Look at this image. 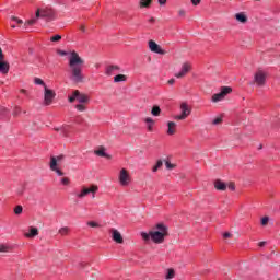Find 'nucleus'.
<instances>
[{
    "mask_svg": "<svg viewBox=\"0 0 280 280\" xmlns=\"http://www.w3.org/2000/svg\"><path fill=\"white\" fill-rule=\"evenodd\" d=\"M59 56H69V68H70V80L71 82H75V84H80L84 82V74L82 73V69H84V59L80 57L77 51H66V50H57Z\"/></svg>",
    "mask_w": 280,
    "mask_h": 280,
    "instance_id": "obj_1",
    "label": "nucleus"
},
{
    "mask_svg": "<svg viewBox=\"0 0 280 280\" xmlns=\"http://www.w3.org/2000/svg\"><path fill=\"white\" fill-rule=\"evenodd\" d=\"M232 92L233 89L231 86H222L219 93L212 95L211 102H222V100H224V97H226V95H229Z\"/></svg>",
    "mask_w": 280,
    "mask_h": 280,
    "instance_id": "obj_6",
    "label": "nucleus"
},
{
    "mask_svg": "<svg viewBox=\"0 0 280 280\" xmlns=\"http://www.w3.org/2000/svg\"><path fill=\"white\" fill-rule=\"evenodd\" d=\"M50 170L51 172H56L57 176H65V173L58 168V165H56V159L50 160Z\"/></svg>",
    "mask_w": 280,
    "mask_h": 280,
    "instance_id": "obj_15",
    "label": "nucleus"
},
{
    "mask_svg": "<svg viewBox=\"0 0 280 280\" xmlns=\"http://www.w3.org/2000/svg\"><path fill=\"white\" fill-rule=\"evenodd\" d=\"M0 73L2 75H8L10 73V63L5 61V55H3V49L0 47Z\"/></svg>",
    "mask_w": 280,
    "mask_h": 280,
    "instance_id": "obj_7",
    "label": "nucleus"
},
{
    "mask_svg": "<svg viewBox=\"0 0 280 280\" xmlns=\"http://www.w3.org/2000/svg\"><path fill=\"white\" fill-rule=\"evenodd\" d=\"M180 110H182V114L175 116L174 119L183 121L184 119H187V117H189V115H191V109L189 108V105H187V103L180 104Z\"/></svg>",
    "mask_w": 280,
    "mask_h": 280,
    "instance_id": "obj_8",
    "label": "nucleus"
},
{
    "mask_svg": "<svg viewBox=\"0 0 280 280\" xmlns=\"http://www.w3.org/2000/svg\"><path fill=\"white\" fill-rule=\"evenodd\" d=\"M155 228L158 231H151V240L154 244H163L167 237V225L159 223Z\"/></svg>",
    "mask_w": 280,
    "mask_h": 280,
    "instance_id": "obj_3",
    "label": "nucleus"
},
{
    "mask_svg": "<svg viewBox=\"0 0 280 280\" xmlns=\"http://www.w3.org/2000/svg\"><path fill=\"white\" fill-rule=\"evenodd\" d=\"M118 180L122 187H128L130 185V175L126 168H122L119 173Z\"/></svg>",
    "mask_w": 280,
    "mask_h": 280,
    "instance_id": "obj_10",
    "label": "nucleus"
},
{
    "mask_svg": "<svg viewBox=\"0 0 280 280\" xmlns=\"http://www.w3.org/2000/svg\"><path fill=\"white\" fill-rule=\"evenodd\" d=\"M51 43H59V40H62V36L60 35H55L50 37Z\"/></svg>",
    "mask_w": 280,
    "mask_h": 280,
    "instance_id": "obj_36",
    "label": "nucleus"
},
{
    "mask_svg": "<svg viewBox=\"0 0 280 280\" xmlns=\"http://www.w3.org/2000/svg\"><path fill=\"white\" fill-rule=\"evenodd\" d=\"M213 126H218L222 124V117H217L212 120Z\"/></svg>",
    "mask_w": 280,
    "mask_h": 280,
    "instance_id": "obj_39",
    "label": "nucleus"
},
{
    "mask_svg": "<svg viewBox=\"0 0 280 280\" xmlns=\"http://www.w3.org/2000/svg\"><path fill=\"white\" fill-rule=\"evenodd\" d=\"M121 71V68L116 65L107 66L105 68V75H115V73H119Z\"/></svg>",
    "mask_w": 280,
    "mask_h": 280,
    "instance_id": "obj_13",
    "label": "nucleus"
},
{
    "mask_svg": "<svg viewBox=\"0 0 280 280\" xmlns=\"http://www.w3.org/2000/svg\"><path fill=\"white\" fill-rule=\"evenodd\" d=\"M152 0H140V8H150Z\"/></svg>",
    "mask_w": 280,
    "mask_h": 280,
    "instance_id": "obj_29",
    "label": "nucleus"
},
{
    "mask_svg": "<svg viewBox=\"0 0 280 280\" xmlns=\"http://www.w3.org/2000/svg\"><path fill=\"white\" fill-rule=\"evenodd\" d=\"M270 220V218H268V217H264L262 219H261V224H262V226H266L267 224H268V221Z\"/></svg>",
    "mask_w": 280,
    "mask_h": 280,
    "instance_id": "obj_44",
    "label": "nucleus"
},
{
    "mask_svg": "<svg viewBox=\"0 0 280 280\" xmlns=\"http://www.w3.org/2000/svg\"><path fill=\"white\" fill-rule=\"evenodd\" d=\"M94 154H96V156H101L103 159H110V155L108 153H106V149H104V147H101L98 150H95Z\"/></svg>",
    "mask_w": 280,
    "mask_h": 280,
    "instance_id": "obj_18",
    "label": "nucleus"
},
{
    "mask_svg": "<svg viewBox=\"0 0 280 280\" xmlns=\"http://www.w3.org/2000/svg\"><path fill=\"white\" fill-rule=\"evenodd\" d=\"M189 71H191V66L188 62H185L183 63L180 71L175 73V78H185Z\"/></svg>",
    "mask_w": 280,
    "mask_h": 280,
    "instance_id": "obj_12",
    "label": "nucleus"
},
{
    "mask_svg": "<svg viewBox=\"0 0 280 280\" xmlns=\"http://www.w3.org/2000/svg\"><path fill=\"white\" fill-rule=\"evenodd\" d=\"M265 244H266V241H262V242H260V243L258 244V246L264 247Z\"/></svg>",
    "mask_w": 280,
    "mask_h": 280,
    "instance_id": "obj_55",
    "label": "nucleus"
},
{
    "mask_svg": "<svg viewBox=\"0 0 280 280\" xmlns=\"http://www.w3.org/2000/svg\"><path fill=\"white\" fill-rule=\"evenodd\" d=\"M55 130H57V132H61L63 137H67V135H69V125H65L62 127L56 128Z\"/></svg>",
    "mask_w": 280,
    "mask_h": 280,
    "instance_id": "obj_23",
    "label": "nucleus"
},
{
    "mask_svg": "<svg viewBox=\"0 0 280 280\" xmlns=\"http://www.w3.org/2000/svg\"><path fill=\"white\" fill-rule=\"evenodd\" d=\"M261 148H262V147H261V144H260V145H259V150H261Z\"/></svg>",
    "mask_w": 280,
    "mask_h": 280,
    "instance_id": "obj_59",
    "label": "nucleus"
},
{
    "mask_svg": "<svg viewBox=\"0 0 280 280\" xmlns=\"http://www.w3.org/2000/svg\"><path fill=\"white\" fill-rule=\"evenodd\" d=\"M9 248V246L0 245V253H8Z\"/></svg>",
    "mask_w": 280,
    "mask_h": 280,
    "instance_id": "obj_43",
    "label": "nucleus"
},
{
    "mask_svg": "<svg viewBox=\"0 0 280 280\" xmlns=\"http://www.w3.org/2000/svg\"><path fill=\"white\" fill-rule=\"evenodd\" d=\"M78 95H80V91L75 90L71 96L68 97V101L70 102V104H73V102H75V100H78Z\"/></svg>",
    "mask_w": 280,
    "mask_h": 280,
    "instance_id": "obj_25",
    "label": "nucleus"
},
{
    "mask_svg": "<svg viewBox=\"0 0 280 280\" xmlns=\"http://www.w3.org/2000/svg\"><path fill=\"white\" fill-rule=\"evenodd\" d=\"M59 234L60 235H68L69 234V228L65 226L59 229Z\"/></svg>",
    "mask_w": 280,
    "mask_h": 280,
    "instance_id": "obj_37",
    "label": "nucleus"
},
{
    "mask_svg": "<svg viewBox=\"0 0 280 280\" xmlns=\"http://www.w3.org/2000/svg\"><path fill=\"white\" fill-rule=\"evenodd\" d=\"M80 266L83 267V266H84V262H81Z\"/></svg>",
    "mask_w": 280,
    "mask_h": 280,
    "instance_id": "obj_58",
    "label": "nucleus"
},
{
    "mask_svg": "<svg viewBox=\"0 0 280 280\" xmlns=\"http://www.w3.org/2000/svg\"><path fill=\"white\" fill-rule=\"evenodd\" d=\"M144 124L147 125V129L149 132H152L154 130V119H152L151 117H147L143 119Z\"/></svg>",
    "mask_w": 280,
    "mask_h": 280,
    "instance_id": "obj_17",
    "label": "nucleus"
},
{
    "mask_svg": "<svg viewBox=\"0 0 280 280\" xmlns=\"http://www.w3.org/2000/svg\"><path fill=\"white\" fill-rule=\"evenodd\" d=\"M22 93H25V90H22Z\"/></svg>",
    "mask_w": 280,
    "mask_h": 280,
    "instance_id": "obj_61",
    "label": "nucleus"
},
{
    "mask_svg": "<svg viewBox=\"0 0 280 280\" xmlns=\"http://www.w3.org/2000/svg\"><path fill=\"white\" fill-rule=\"evenodd\" d=\"M223 237H225V238L231 237V233H230V232H225V233L223 234Z\"/></svg>",
    "mask_w": 280,
    "mask_h": 280,
    "instance_id": "obj_50",
    "label": "nucleus"
},
{
    "mask_svg": "<svg viewBox=\"0 0 280 280\" xmlns=\"http://www.w3.org/2000/svg\"><path fill=\"white\" fill-rule=\"evenodd\" d=\"M0 117L1 119L8 117V109L5 107H0Z\"/></svg>",
    "mask_w": 280,
    "mask_h": 280,
    "instance_id": "obj_31",
    "label": "nucleus"
},
{
    "mask_svg": "<svg viewBox=\"0 0 280 280\" xmlns=\"http://www.w3.org/2000/svg\"><path fill=\"white\" fill-rule=\"evenodd\" d=\"M159 167L156 166V164L153 166V168H152V172H159Z\"/></svg>",
    "mask_w": 280,
    "mask_h": 280,
    "instance_id": "obj_54",
    "label": "nucleus"
},
{
    "mask_svg": "<svg viewBox=\"0 0 280 280\" xmlns=\"http://www.w3.org/2000/svg\"><path fill=\"white\" fill-rule=\"evenodd\" d=\"M112 240L116 242V244H124V236L115 229H112Z\"/></svg>",
    "mask_w": 280,
    "mask_h": 280,
    "instance_id": "obj_14",
    "label": "nucleus"
},
{
    "mask_svg": "<svg viewBox=\"0 0 280 280\" xmlns=\"http://www.w3.org/2000/svg\"><path fill=\"white\" fill-rule=\"evenodd\" d=\"M178 14L180 15V16H185V10H179V12H178Z\"/></svg>",
    "mask_w": 280,
    "mask_h": 280,
    "instance_id": "obj_51",
    "label": "nucleus"
},
{
    "mask_svg": "<svg viewBox=\"0 0 280 280\" xmlns=\"http://www.w3.org/2000/svg\"><path fill=\"white\" fill-rule=\"evenodd\" d=\"M88 226H91L92 229H97L100 226V223L95 221L88 222Z\"/></svg>",
    "mask_w": 280,
    "mask_h": 280,
    "instance_id": "obj_38",
    "label": "nucleus"
},
{
    "mask_svg": "<svg viewBox=\"0 0 280 280\" xmlns=\"http://www.w3.org/2000/svg\"><path fill=\"white\" fill-rule=\"evenodd\" d=\"M149 23H154V18L149 19Z\"/></svg>",
    "mask_w": 280,
    "mask_h": 280,
    "instance_id": "obj_56",
    "label": "nucleus"
},
{
    "mask_svg": "<svg viewBox=\"0 0 280 280\" xmlns=\"http://www.w3.org/2000/svg\"><path fill=\"white\" fill-rule=\"evenodd\" d=\"M127 80V77L126 74H117L114 77V82H126Z\"/></svg>",
    "mask_w": 280,
    "mask_h": 280,
    "instance_id": "obj_27",
    "label": "nucleus"
},
{
    "mask_svg": "<svg viewBox=\"0 0 280 280\" xmlns=\"http://www.w3.org/2000/svg\"><path fill=\"white\" fill-rule=\"evenodd\" d=\"M60 183L65 187H68V185L71 183V180L69 179V177H63V178H61Z\"/></svg>",
    "mask_w": 280,
    "mask_h": 280,
    "instance_id": "obj_35",
    "label": "nucleus"
},
{
    "mask_svg": "<svg viewBox=\"0 0 280 280\" xmlns=\"http://www.w3.org/2000/svg\"><path fill=\"white\" fill-rule=\"evenodd\" d=\"M11 21H14L15 23H19L20 25L23 24V20L16 18V16H11Z\"/></svg>",
    "mask_w": 280,
    "mask_h": 280,
    "instance_id": "obj_42",
    "label": "nucleus"
},
{
    "mask_svg": "<svg viewBox=\"0 0 280 280\" xmlns=\"http://www.w3.org/2000/svg\"><path fill=\"white\" fill-rule=\"evenodd\" d=\"M55 97H56V92H54V90H49V89H47V86H45L44 105L50 106V104L54 102Z\"/></svg>",
    "mask_w": 280,
    "mask_h": 280,
    "instance_id": "obj_9",
    "label": "nucleus"
},
{
    "mask_svg": "<svg viewBox=\"0 0 280 280\" xmlns=\"http://www.w3.org/2000/svg\"><path fill=\"white\" fill-rule=\"evenodd\" d=\"M149 49L153 54H160V56H165V50H163V48H161L159 44H156V42L154 40H149Z\"/></svg>",
    "mask_w": 280,
    "mask_h": 280,
    "instance_id": "obj_11",
    "label": "nucleus"
},
{
    "mask_svg": "<svg viewBox=\"0 0 280 280\" xmlns=\"http://www.w3.org/2000/svg\"><path fill=\"white\" fill-rule=\"evenodd\" d=\"M81 30L84 32V27H81Z\"/></svg>",
    "mask_w": 280,
    "mask_h": 280,
    "instance_id": "obj_60",
    "label": "nucleus"
},
{
    "mask_svg": "<svg viewBox=\"0 0 280 280\" xmlns=\"http://www.w3.org/2000/svg\"><path fill=\"white\" fill-rule=\"evenodd\" d=\"M21 113V108L20 107H15L13 115H19Z\"/></svg>",
    "mask_w": 280,
    "mask_h": 280,
    "instance_id": "obj_47",
    "label": "nucleus"
},
{
    "mask_svg": "<svg viewBox=\"0 0 280 280\" xmlns=\"http://www.w3.org/2000/svg\"><path fill=\"white\" fill-rule=\"evenodd\" d=\"M151 115H153V117H159L161 115V107H159V105L153 106Z\"/></svg>",
    "mask_w": 280,
    "mask_h": 280,
    "instance_id": "obj_24",
    "label": "nucleus"
},
{
    "mask_svg": "<svg viewBox=\"0 0 280 280\" xmlns=\"http://www.w3.org/2000/svg\"><path fill=\"white\" fill-rule=\"evenodd\" d=\"M175 82H176L175 79H170V80H168V84H171V85L174 84Z\"/></svg>",
    "mask_w": 280,
    "mask_h": 280,
    "instance_id": "obj_52",
    "label": "nucleus"
},
{
    "mask_svg": "<svg viewBox=\"0 0 280 280\" xmlns=\"http://www.w3.org/2000/svg\"><path fill=\"white\" fill-rule=\"evenodd\" d=\"M176 128V122L168 121L167 122V135H174L176 131L174 130Z\"/></svg>",
    "mask_w": 280,
    "mask_h": 280,
    "instance_id": "obj_22",
    "label": "nucleus"
},
{
    "mask_svg": "<svg viewBox=\"0 0 280 280\" xmlns=\"http://www.w3.org/2000/svg\"><path fill=\"white\" fill-rule=\"evenodd\" d=\"M34 82H35V84H37L38 86H47V85H45V81H43L42 79H39V78H35V80H34Z\"/></svg>",
    "mask_w": 280,
    "mask_h": 280,
    "instance_id": "obj_34",
    "label": "nucleus"
},
{
    "mask_svg": "<svg viewBox=\"0 0 280 280\" xmlns=\"http://www.w3.org/2000/svg\"><path fill=\"white\" fill-rule=\"evenodd\" d=\"M190 1H191L192 5H200V2L202 0H190Z\"/></svg>",
    "mask_w": 280,
    "mask_h": 280,
    "instance_id": "obj_45",
    "label": "nucleus"
},
{
    "mask_svg": "<svg viewBox=\"0 0 280 280\" xmlns=\"http://www.w3.org/2000/svg\"><path fill=\"white\" fill-rule=\"evenodd\" d=\"M166 170H174L175 165L172 164L170 161H165Z\"/></svg>",
    "mask_w": 280,
    "mask_h": 280,
    "instance_id": "obj_40",
    "label": "nucleus"
},
{
    "mask_svg": "<svg viewBox=\"0 0 280 280\" xmlns=\"http://www.w3.org/2000/svg\"><path fill=\"white\" fill-rule=\"evenodd\" d=\"M51 159H55L56 165H58V163H62V161H65V155L51 156L50 161H51Z\"/></svg>",
    "mask_w": 280,
    "mask_h": 280,
    "instance_id": "obj_30",
    "label": "nucleus"
},
{
    "mask_svg": "<svg viewBox=\"0 0 280 280\" xmlns=\"http://www.w3.org/2000/svg\"><path fill=\"white\" fill-rule=\"evenodd\" d=\"M155 166H158L159 168L163 167V161L159 160L155 164Z\"/></svg>",
    "mask_w": 280,
    "mask_h": 280,
    "instance_id": "obj_46",
    "label": "nucleus"
},
{
    "mask_svg": "<svg viewBox=\"0 0 280 280\" xmlns=\"http://www.w3.org/2000/svg\"><path fill=\"white\" fill-rule=\"evenodd\" d=\"M158 3H160V5H165L167 3V0H158Z\"/></svg>",
    "mask_w": 280,
    "mask_h": 280,
    "instance_id": "obj_48",
    "label": "nucleus"
},
{
    "mask_svg": "<svg viewBox=\"0 0 280 280\" xmlns=\"http://www.w3.org/2000/svg\"><path fill=\"white\" fill-rule=\"evenodd\" d=\"M268 80V72L264 71V70H257L254 73V79L253 82L254 84H256V86H258L259 89H261L262 86H266V81Z\"/></svg>",
    "mask_w": 280,
    "mask_h": 280,
    "instance_id": "obj_4",
    "label": "nucleus"
},
{
    "mask_svg": "<svg viewBox=\"0 0 280 280\" xmlns=\"http://www.w3.org/2000/svg\"><path fill=\"white\" fill-rule=\"evenodd\" d=\"M36 235H38V229L31 226L30 233H26L25 237H28L30 240H32V237H36Z\"/></svg>",
    "mask_w": 280,
    "mask_h": 280,
    "instance_id": "obj_21",
    "label": "nucleus"
},
{
    "mask_svg": "<svg viewBox=\"0 0 280 280\" xmlns=\"http://www.w3.org/2000/svg\"><path fill=\"white\" fill-rule=\"evenodd\" d=\"M24 191H25V185H22L20 188H18L19 196H23Z\"/></svg>",
    "mask_w": 280,
    "mask_h": 280,
    "instance_id": "obj_41",
    "label": "nucleus"
},
{
    "mask_svg": "<svg viewBox=\"0 0 280 280\" xmlns=\"http://www.w3.org/2000/svg\"><path fill=\"white\" fill-rule=\"evenodd\" d=\"M140 235L144 242H150V240H152L151 232H141Z\"/></svg>",
    "mask_w": 280,
    "mask_h": 280,
    "instance_id": "obj_26",
    "label": "nucleus"
},
{
    "mask_svg": "<svg viewBox=\"0 0 280 280\" xmlns=\"http://www.w3.org/2000/svg\"><path fill=\"white\" fill-rule=\"evenodd\" d=\"M98 189L100 187H97V185H91L90 187H82L80 192H74V196L82 199L91 195L92 198H95V194H97Z\"/></svg>",
    "mask_w": 280,
    "mask_h": 280,
    "instance_id": "obj_5",
    "label": "nucleus"
},
{
    "mask_svg": "<svg viewBox=\"0 0 280 280\" xmlns=\"http://www.w3.org/2000/svg\"><path fill=\"white\" fill-rule=\"evenodd\" d=\"M55 12L51 9H37L35 12V18L28 20L24 25H36L38 19H45L46 21H54Z\"/></svg>",
    "mask_w": 280,
    "mask_h": 280,
    "instance_id": "obj_2",
    "label": "nucleus"
},
{
    "mask_svg": "<svg viewBox=\"0 0 280 280\" xmlns=\"http://www.w3.org/2000/svg\"><path fill=\"white\" fill-rule=\"evenodd\" d=\"M11 27L14 30V27H16V25H11Z\"/></svg>",
    "mask_w": 280,
    "mask_h": 280,
    "instance_id": "obj_57",
    "label": "nucleus"
},
{
    "mask_svg": "<svg viewBox=\"0 0 280 280\" xmlns=\"http://www.w3.org/2000/svg\"><path fill=\"white\" fill-rule=\"evenodd\" d=\"M176 275V271H174V269H167V273L165 276V279L170 280V279H174Z\"/></svg>",
    "mask_w": 280,
    "mask_h": 280,
    "instance_id": "obj_28",
    "label": "nucleus"
},
{
    "mask_svg": "<svg viewBox=\"0 0 280 280\" xmlns=\"http://www.w3.org/2000/svg\"><path fill=\"white\" fill-rule=\"evenodd\" d=\"M226 183L222 182L221 179H217L214 182V188L217 191H226Z\"/></svg>",
    "mask_w": 280,
    "mask_h": 280,
    "instance_id": "obj_16",
    "label": "nucleus"
},
{
    "mask_svg": "<svg viewBox=\"0 0 280 280\" xmlns=\"http://www.w3.org/2000/svg\"><path fill=\"white\" fill-rule=\"evenodd\" d=\"M228 187L231 191H235V184H230Z\"/></svg>",
    "mask_w": 280,
    "mask_h": 280,
    "instance_id": "obj_49",
    "label": "nucleus"
},
{
    "mask_svg": "<svg viewBox=\"0 0 280 280\" xmlns=\"http://www.w3.org/2000/svg\"><path fill=\"white\" fill-rule=\"evenodd\" d=\"M159 167L156 166V164L153 166V168H152V172H159Z\"/></svg>",
    "mask_w": 280,
    "mask_h": 280,
    "instance_id": "obj_53",
    "label": "nucleus"
},
{
    "mask_svg": "<svg viewBox=\"0 0 280 280\" xmlns=\"http://www.w3.org/2000/svg\"><path fill=\"white\" fill-rule=\"evenodd\" d=\"M77 100L79 104H89L91 102V98L86 94H82L79 92V95L77 96Z\"/></svg>",
    "mask_w": 280,
    "mask_h": 280,
    "instance_id": "obj_19",
    "label": "nucleus"
},
{
    "mask_svg": "<svg viewBox=\"0 0 280 280\" xmlns=\"http://www.w3.org/2000/svg\"><path fill=\"white\" fill-rule=\"evenodd\" d=\"M77 110H79V113H84V110H86V106H84V104H78L75 105Z\"/></svg>",
    "mask_w": 280,
    "mask_h": 280,
    "instance_id": "obj_32",
    "label": "nucleus"
},
{
    "mask_svg": "<svg viewBox=\"0 0 280 280\" xmlns=\"http://www.w3.org/2000/svg\"><path fill=\"white\" fill-rule=\"evenodd\" d=\"M14 213L15 215H21V213H23V206H16L14 208Z\"/></svg>",
    "mask_w": 280,
    "mask_h": 280,
    "instance_id": "obj_33",
    "label": "nucleus"
},
{
    "mask_svg": "<svg viewBox=\"0 0 280 280\" xmlns=\"http://www.w3.org/2000/svg\"><path fill=\"white\" fill-rule=\"evenodd\" d=\"M235 19L238 23H248V16L244 12L236 13Z\"/></svg>",
    "mask_w": 280,
    "mask_h": 280,
    "instance_id": "obj_20",
    "label": "nucleus"
}]
</instances>
